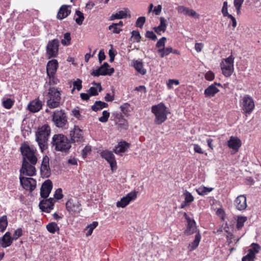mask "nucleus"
Masks as SVG:
<instances>
[{"mask_svg":"<svg viewBox=\"0 0 261 261\" xmlns=\"http://www.w3.org/2000/svg\"><path fill=\"white\" fill-rule=\"evenodd\" d=\"M50 134V128L47 124L39 127L36 132V141L42 152L47 148V141Z\"/></svg>","mask_w":261,"mask_h":261,"instance_id":"f257e3e1","label":"nucleus"},{"mask_svg":"<svg viewBox=\"0 0 261 261\" xmlns=\"http://www.w3.org/2000/svg\"><path fill=\"white\" fill-rule=\"evenodd\" d=\"M151 111L155 116L154 122L158 125L164 123L167 119V115L170 113L168 108L163 102L152 106Z\"/></svg>","mask_w":261,"mask_h":261,"instance_id":"f03ea898","label":"nucleus"},{"mask_svg":"<svg viewBox=\"0 0 261 261\" xmlns=\"http://www.w3.org/2000/svg\"><path fill=\"white\" fill-rule=\"evenodd\" d=\"M61 91L59 88L49 87L46 95L47 106L51 109L59 107L61 105Z\"/></svg>","mask_w":261,"mask_h":261,"instance_id":"7ed1b4c3","label":"nucleus"},{"mask_svg":"<svg viewBox=\"0 0 261 261\" xmlns=\"http://www.w3.org/2000/svg\"><path fill=\"white\" fill-rule=\"evenodd\" d=\"M51 143L57 151L66 152L71 148L67 138L62 134L55 135L52 138Z\"/></svg>","mask_w":261,"mask_h":261,"instance_id":"20e7f679","label":"nucleus"},{"mask_svg":"<svg viewBox=\"0 0 261 261\" xmlns=\"http://www.w3.org/2000/svg\"><path fill=\"white\" fill-rule=\"evenodd\" d=\"M20 149L22 155V162L25 161L31 163L37 164L38 159L36 155V149L31 148L25 143L22 144Z\"/></svg>","mask_w":261,"mask_h":261,"instance_id":"39448f33","label":"nucleus"},{"mask_svg":"<svg viewBox=\"0 0 261 261\" xmlns=\"http://www.w3.org/2000/svg\"><path fill=\"white\" fill-rule=\"evenodd\" d=\"M240 103L242 113L246 116L251 114L255 109L254 100L249 95H245L241 99Z\"/></svg>","mask_w":261,"mask_h":261,"instance_id":"423d86ee","label":"nucleus"},{"mask_svg":"<svg viewBox=\"0 0 261 261\" xmlns=\"http://www.w3.org/2000/svg\"><path fill=\"white\" fill-rule=\"evenodd\" d=\"M52 120L58 127H64L67 123V118L64 110H56L54 112Z\"/></svg>","mask_w":261,"mask_h":261,"instance_id":"0eeeda50","label":"nucleus"},{"mask_svg":"<svg viewBox=\"0 0 261 261\" xmlns=\"http://www.w3.org/2000/svg\"><path fill=\"white\" fill-rule=\"evenodd\" d=\"M59 41L55 39L49 41L46 47V56L48 59L57 57L59 52Z\"/></svg>","mask_w":261,"mask_h":261,"instance_id":"6e6552de","label":"nucleus"},{"mask_svg":"<svg viewBox=\"0 0 261 261\" xmlns=\"http://www.w3.org/2000/svg\"><path fill=\"white\" fill-rule=\"evenodd\" d=\"M114 72L113 68H110L108 63L105 62L100 67L96 70H93L91 74L94 76H99V75H111Z\"/></svg>","mask_w":261,"mask_h":261,"instance_id":"1a4fd4ad","label":"nucleus"},{"mask_svg":"<svg viewBox=\"0 0 261 261\" xmlns=\"http://www.w3.org/2000/svg\"><path fill=\"white\" fill-rule=\"evenodd\" d=\"M81 205L76 198L70 199L66 203L67 210L71 214L79 213L81 210Z\"/></svg>","mask_w":261,"mask_h":261,"instance_id":"9d476101","label":"nucleus"},{"mask_svg":"<svg viewBox=\"0 0 261 261\" xmlns=\"http://www.w3.org/2000/svg\"><path fill=\"white\" fill-rule=\"evenodd\" d=\"M69 137L72 143L82 142L84 140L83 130L78 126H74L70 131Z\"/></svg>","mask_w":261,"mask_h":261,"instance_id":"9b49d317","label":"nucleus"},{"mask_svg":"<svg viewBox=\"0 0 261 261\" xmlns=\"http://www.w3.org/2000/svg\"><path fill=\"white\" fill-rule=\"evenodd\" d=\"M20 181L23 189L32 192L36 187V181L31 177L20 176Z\"/></svg>","mask_w":261,"mask_h":261,"instance_id":"f8f14e48","label":"nucleus"},{"mask_svg":"<svg viewBox=\"0 0 261 261\" xmlns=\"http://www.w3.org/2000/svg\"><path fill=\"white\" fill-rule=\"evenodd\" d=\"M36 164L27 162L25 161L22 162V167L20 170L21 173L30 176L35 175L36 172V169L35 167Z\"/></svg>","mask_w":261,"mask_h":261,"instance_id":"ddd939ff","label":"nucleus"},{"mask_svg":"<svg viewBox=\"0 0 261 261\" xmlns=\"http://www.w3.org/2000/svg\"><path fill=\"white\" fill-rule=\"evenodd\" d=\"M100 155L102 158L105 159L109 164L112 171L117 168V163L115 158L112 151L105 150L101 152Z\"/></svg>","mask_w":261,"mask_h":261,"instance_id":"4468645a","label":"nucleus"},{"mask_svg":"<svg viewBox=\"0 0 261 261\" xmlns=\"http://www.w3.org/2000/svg\"><path fill=\"white\" fill-rule=\"evenodd\" d=\"M137 196V192L134 191L128 193L125 196L123 197L120 201L116 203L118 207H125L129 202L136 199Z\"/></svg>","mask_w":261,"mask_h":261,"instance_id":"2eb2a0df","label":"nucleus"},{"mask_svg":"<svg viewBox=\"0 0 261 261\" xmlns=\"http://www.w3.org/2000/svg\"><path fill=\"white\" fill-rule=\"evenodd\" d=\"M242 146L241 140L237 137L231 136L229 138V153L234 154L238 152Z\"/></svg>","mask_w":261,"mask_h":261,"instance_id":"dca6fc26","label":"nucleus"},{"mask_svg":"<svg viewBox=\"0 0 261 261\" xmlns=\"http://www.w3.org/2000/svg\"><path fill=\"white\" fill-rule=\"evenodd\" d=\"M234 206L240 211L245 210L247 206L246 197L244 195L238 196L234 201Z\"/></svg>","mask_w":261,"mask_h":261,"instance_id":"f3484780","label":"nucleus"},{"mask_svg":"<svg viewBox=\"0 0 261 261\" xmlns=\"http://www.w3.org/2000/svg\"><path fill=\"white\" fill-rule=\"evenodd\" d=\"M49 161V158L47 156L43 157L40 167L41 174L43 177H48L50 175Z\"/></svg>","mask_w":261,"mask_h":261,"instance_id":"a211bd4d","label":"nucleus"},{"mask_svg":"<svg viewBox=\"0 0 261 261\" xmlns=\"http://www.w3.org/2000/svg\"><path fill=\"white\" fill-rule=\"evenodd\" d=\"M55 200L53 198L43 200L39 203L40 209L45 212L49 213L53 209Z\"/></svg>","mask_w":261,"mask_h":261,"instance_id":"6ab92c4d","label":"nucleus"},{"mask_svg":"<svg viewBox=\"0 0 261 261\" xmlns=\"http://www.w3.org/2000/svg\"><path fill=\"white\" fill-rule=\"evenodd\" d=\"M53 188V184L51 181L47 179L45 180L42 184L40 189V195L42 198H47Z\"/></svg>","mask_w":261,"mask_h":261,"instance_id":"aec40b11","label":"nucleus"},{"mask_svg":"<svg viewBox=\"0 0 261 261\" xmlns=\"http://www.w3.org/2000/svg\"><path fill=\"white\" fill-rule=\"evenodd\" d=\"M248 218L246 216L242 215H237L233 217L232 222L233 223L232 225H235V229L237 230H241L244 226V223L247 221Z\"/></svg>","mask_w":261,"mask_h":261,"instance_id":"412c9836","label":"nucleus"},{"mask_svg":"<svg viewBox=\"0 0 261 261\" xmlns=\"http://www.w3.org/2000/svg\"><path fill=\"white\" fill-rule=\"evenodd\" d=\"M184 216L188 223L187 228L185 231V233L188 235L192 234L196 230V222L194 220L189 218L186 213H184Z\"/></svg>","mask_w":261,"mask_h":261,"instance_id":"4be33fe9","label":"nucleus"},{"mask_svg":"<svg viewBox=\"0 0 261 261\" xmlns=\"http://www.w3.org/2000/svg\"><path fill=\"white\" fill-rule=\"evenodd\" d=\"M42 107V103L39 98H36L31 101L28 105V109L30 111L36 113L39 111Z\"/></svg>","mask_w":261,"mask_h":261,"instance_id":"5701e85b","label":"nucleus"},{"mask_svg":"<svg viewBox=\"0 0 261 261\" xmlns=\"http://www.w3.org/2000/svg\"><path fill=\"white\" fill-rule=\"evenodd\" d=\"M176 10L178 13L182 14L185 15H189L193 17L198 18V14L193 10L184 6H179L176 8Z\"/></svg>","mask_w":261,"mask_h":261,"instance_id":"b1692460","label":"nucleus"},{"mask_svg":"<svg viewBox=\"0 0 261 261\" xmlns=\"http://www.w3.org/2000/svg\"><path fill=\"white\" fill-rule=\"evenodd\" d=\"M58 67V62L56 59L49 61L46 66L47 74H56Z\"/></svg>","mask_w":261,"mask_h":261,"instance_id":"393cba45","label":"nucleus"},{"mask_svg":"<svg viewBox=\"0 0 261 261\" xmlns=\"http://www.w3.org/2000/svg\"><path fill=\"white\" fill-rule=\"evenodd\" d=\"M13 239L11 237V233L7 232L3 237L0 238V245L3 248L10 246L12 243Z\"/></svg>","mask_w":261,"mask_h":261,"instance_id":"a878e982","label":"nucleus"},{"mask_svg":"<svg viewBox=\"0 0 261 261\" xmlns=\"http://www.w3.org/2000/svg\"><path fill=\"white\" fill-rule=\"evenodd\" d=\"M70 13L71 10L70 7L67 5H63L59 9L57 17L58 19L61 20L67 17Z\"/></svg>","mask_w":261,"mask_h":261,"instance_id":"bb28decb","label":"nucleus"},{"mask_svg":"<svg viewBox=\"0 0 261 261\" xmlns=\"http://www.w3.org/2000/svg\"><path fill=\"white\" fill-rule=\"evenodd\" d=\"M129 146V144L125 141L120 142L114 149V152L117 154L121 155V153L125 152Z\"/></svg>","mask_w":261,"mask_h":261,"instance_id":"cd10ccee","label":"nucleus"},{"mask_svg":"<svg viewBox=\"0 0 261 261\" xmlns=\"http://www.w3.org/2000/svg\"><path fill=\"white\" fill-rule=\"evenodd\" d=\"M160 23L159 26L154 28V31L159 35H161L162 32H165L166 30L167 23L166 19L163 17L160 18Z\"/></svg>","mask_w":261,"mask_h":261,"instance_id":"c85d7f7f","label":"nucleus"},{"mask_svg":"<svg viewBox=\"0 0 261 261\" xmlns=\"http://www.w3.org/2000/svg\"><path fill=\"white\" fill-rule=\"evenodd\" d=\"M217 83H215L214 84H212L208 86L205 90H204V94L206 97H213L217 93L219 92L218 89L216 87Z\"/></svg>","mask_w":261,"mask_h":261,"instance_id":"c756f323","label":"nucleus"},{"mask_svg":"<svg viewBox=\"0 0 261 261\" xmlns=\"http://www.w3.org/2000/svg\"><path fill=\"white\" fill-rule=\"evenodd\" d=\"M128 12V10L127 9H125L124 10H120L115 14H113L110 17V20H114L126 18Z\"/></svg>","mask_w":261,"mask_h":261,"instance_id":"7c9ffc66","label":"nucleus"},{"mask_svg":"<svg viewBox=\"0 0 261 261\" xmlns=\"http://www.w3.org/2000/svg\"><path fill=\"white\" fill-rule=\"evenodd\" d=\"M108 103L101 101H96L95 102L93 106H92V110L95 112H97L98 111L101 110L103 108L108 107Z\"/></svg>","mask_w":261,"mask_h":261,"instance_id":"2f4dec72","label":"nucleus"},{"mask_svg":"<svg viewBox=\"0 0 261 261\" xmlns=\"http://www.w3.org/2000/svg\"><path fill=\"white\" fill-rule=\"evenodd\" d=\"M98 223L97 221H93L92 223L88 225L85 229L86 237L91 235L93 230L98 226Z\"/></svg>","mask_w":261,"mask_h":261,"instance_id":"473e14b6","label":"nucleus"},{"mask_svg":"<svg viewBox=\"0 0 261 261\" xmlns=\"http://www.w3.org/2000/svg\"><path fill=\"white\" fill-rule=\"evenodd\" d=\"M134 67L135 69L142 75H144L146 73V70L143 68L142 62L136 61L134 63Z\"/></svg>","mask_w":261,"mask_h":261,"instance_id":"72a5a7b5","label":"nucleus"},{"mask_svg":"<svg viewBox=\"0 0 261 261\" xmlns=\"http://www.w3.org/2000/svg\"><path fill=\"white\" fill-rule=\"evenodd\" d=\"M201 240V235L198 232L196 233L194 241L190 244H189V248L190 251L194 250L199 245L200 241Z\"/></svg>","mask_w":261,"mask_h":261,"instance_id":"f704fd0d","label":"nucleus"},{"mask_svg":"<svg viewBox=\"0 0 261 261\" xmlns=\"http://www.w3.org/2000/svg\"><path fill=\"white\" fill-rule=\"evenodd\" d=\"M213 188H207L204 186H200L196 189V191L199 195L204 196L213 191Z\"/></svg>","mask_w":261,"mask_h":261,"instance_id":"c9c22d12","label":"nucleus"},{"mask_svg":"<svg viewBox=\"0 0 261 261\" xmlns=\"http://www.w3.org/2000/svg\"><path fill=\"white\" fill-rule=\"evenodd\" d=\"M221 68L223 74L226 77L228 76V58L224 59L221 63Z\"/></svg>","mask_w":261,"mask_h":261,"instance_id":"e433bc0d","label":"nucleus"},{"mask_svg":"<svg viewBox=\"0 0 261 261\" xmlns=\"http://www.w3.org/2000/svg\"><path fill=\"white\" fill-rule=\"evenodd\" d=\"M56 74H47L48 77V81L46 83L50 86H54L58 84L59 83V79L56 77Z\"/></svg>","mask_w":261,"mask_h":261,"instance_id":"4c0bfd02","label":"nucleus"},{"mask_svg":"<svg viewBox=\"0 0 261 261\" xmlns=\"http://www.w3.org/2000/svg\"><path fill=\"white\" fill-rule=\"evenodd\" d=\"M47 230L51 233H55L57 230H59V227L55 222H51L46 225Z\"/></svg>","mask_w":261,"mask_h":261,"instance_id":"58836bf2","label":"nucleus"},{"mask_svg":"<svg viewBox=\"0 0 261 261\" xmlns=\"http://www.w3.org/2000/svg\"><path fill=\"white\" fill-rule=\"evenodd\" d=\"M84 20V16L82 12L79 10H76L75 14V20L79 25H81Z\"/></svg>","mask_w":261,"mask_h":261,"instance_id":"ea45409f","label":"nucleus"},{"mask_svg":"<svg viewBox=\"0 0 261 261\" xmlns=\"http://www.w3.org/2000/svg\"><path fill=\"white\" fill-rule=\"evenodd\" d=\"M8 226L7 217L6 215L0 218V231L3 232Z\"/></svg>","mask_w":261,"mask_h":261,"instance_id":"a19ab883","label":"nucleus"},{"mask_svg":"<svg viewBox=\"0 0 261 261\" xmlns=\"http://www.w3.org/2000/svg\"><path fill=\"white\" fill-rule=\"evenodd\" d=\"M260 248L261 247L258 244L253 243L251 245V248L248 250V253H249L251 251L253 253L254 257H255V254L259 252Z\"/></svg>","mask_w":261,"mask_h":261,"instance_id":"79ce46f5","label":"nucleus"},{"mask_svg":"<svg viewBox=\"0 0 261 261\" xmlns=\"http://www.w3.org/2000/svg\"><path fill=\"white\" fill-rule=\"evenodd\" d=\"M184 196L185 197L184 201L186 202V203L190 204L194 200V198L191 193L187 190L184 193Z\"/></svg>","mask_w":261,"mask_h":261,"instance_id":"37998d69","label":"nucleus"},{"mask_svg":"<svg viewBox=\"0 0 261 261\" xmlns=\"http://www.w3.org/2000/svg\"><path fill=\"white\" fill-rule=\"evenodd\" d=\"M96 87H91L89 90L88 91L89 94L90 96H94L98 95L97 88H99V91L100 92L101 90V87L100 83H98L96 84Z\"/></svg>","mask_w":261,"mask_h":261,"instance_id":"c03bdc74","label":"nucleus"},{"mask_svg":"<svg viewBox=\"0 0 261 261\" xmlns=\"http://www.w3.org/2000/svg\"><path fill=\"white\" fill-rule=\"evenodd\" d=\"M3 107L7 109H11L14 103V100L11 98H7L5 100L3 101Z\"/></svg>","mask_w":261,"mask_h":261,"instance_id":"a18cd8bd","label":"nucleus"},{"mask_svg":"<svg viewBox=\"0 0 261 261\" xmlns=\"http://www.w3.org/2000/svg\"><path fill=\"white\" fill-rule=\"evenodd\" d=\"M71 42L70 34L66 33L64 35V38L61 40V43L64 46L69 45Z\"/></svg>","mask_w":261,"mask_h":261,"instance_id":"49530a36","label":"nucleus"},{"mask_svg":"<svg viewBox=\"0 0 261 261\" xmlns=\"http://www.w3.org/2000/svg\"><path fill=\"white\" fill-rule=\"evenodd\" d=\"M117 123L121 128L125 129H127L128 126L127 120L123 117L119 118Z\"/></svg>","mask_w":261,"mask_h":261,"instance_id":"de8ad7c7","label":"nucleus"},{"mask_svg":"<svg viewBox=\"0 0 261 261\" xmlns=\"http://www.w3.org/2000/svg\"><path fill=\"white\" fill-rule=\"evenodd\" d=\"M179 84V82L177 80L169 79L167 81L166 85L168 89L173 88V85L177 86Z\"/></svg>","mask_w":261,"mask_h":261,"instance_id":"09e8293b","label":"nucleus"},{"mask_svg":"<svg viewBox=\"0 0 261 261\" xmlns=\"http://www.w3.org/2000/svg\"><path fill=\"white\" fill-rule=\"evenodd\" d=\"M109 30L112 31L114 34H119L122 30L119 28L116 23H113L109 27Z\"/></svg>","mask_w":261,"mask_h":261,"instance_id":"8fccbe9b","label":"nucleus"},{"mask_svg":"<svg viewBox=\"0 0 261 261\" xmlns=\"http://www.w3.org/2000/svg\"><path fill=\"white\" fill-rule=\"evenodd\" d=\"M218 232H223L225 235L227 239L228 238V227L227 226V224L225 223L224 225H222L217 230Z\"/></svg>","mask_w":261,"mask_h":261,"instance_id":"3c124183","label":"nucleus"},{"mask_svg":"<svg viewBox=\"0 0 261 261\" xmlns=\"http://www.w3.org/2000/svg\"><path fill=\"white\" fill-rule=\"evenodd\" d=\"M110 117V113L107 111H104L102 112V116L99 118V121L101 122H106Z\"/></svg>","mask_w":261,"mask_h":261,"instance_id":"603ef678","label":"nucleus"},{"mask_svg":"<svg viewBox=\"0 0 261 261\" xmlns=\"http://www.w3.org/2000/svg\"><path fill=\"white\" fill-rule=\"evenodd\" d=\"M146 18L144 16L139 17L136 22V26L137 27L142 28L145 22Z\"/></svg>","mask_w":261,"mask_h":261,"instance_id":"864d4df0","label":"nucleus"},{"mask_svg":"<svg viewBox=\"0 0 261 261\" xmlns=\"http://www.w3.org/2000/svg\"><path fill=\"white\" fill-rule=\"evenodd\" d=\"M255 258L253 253L250 251L249 253L243 257L242 261H254Z\"/></svg>","mask_w":261,"mask_h":261,"instance_id":"5fc2aeb1","label":"nucleus"},{"mask_svg":"<svg viewBox=\"0 0 261 261\" xmlns=\"http://www.w3.org/2000/svg\"><path fill=\"white\" fill-rule=\"evenodd\" d=\"M244 2V0H234V5L237 10V14H239L240 13L241 7Z\"/></svg>","mask_w":261,"mask_h":261,"instance_id":"6e6d98bb","label":"nucleus"},{"mask_svg":"<svg viewBox=\"0 0 261 261\" xmlns=\"http://www.w3.org/2000/svg\"><path fill=\"white\" fill-rule=\"evenodd\" d=\"M82 80L77 79L73 83V86L74 88L76 89L78 91H80L82 88Z\"/></svg>","mask_w":261,"mask_h":261,"instance_id":"4d7b16f0","label":"nucleus"},{"mask_svg":"<svg viewBox=\"0 0 261 261\" xmlns=\"http://www.w3.org/2000/svg\"><path fill=\"white\" fill-rule=\"evenodd\" d=\"M22 230L21 228H18L15 231V232L13 234V236L12 238V239H13V240H16L19 237H20L22 236Z\"/></svg>","mask_w":261,"mask_h":261,"instance_id":"13d9d810","label":"nucleus"},{"mask_svg":"<svg viewBox=\"0 0 261 261\" xmlns=\"http://www.w3.org/2000/svg\"><path fill=\"white\" fill-rule=\"evenodd\" d=\"M62 190L61 188L58 189L54 194V197L57 200H60L63 198Z\"/></svg>","mask_w":261,"mask_h":261,"instance_id":"bf43d9fd","label":"nucleus"},{"mask_svg":"<svg viewBox=\"0 0 261 261\" xmlns=\"http://www.w3.org/2000/svg\"><path fill=\"white\" fill-rule=\"evenodd\" d=\"M91 147L90 146H86L82 150V154L84 158H85L87 155L91 152Z\"/></svg>","mask_w":261,"mask_h":261,"instance_id":"052dcab7","label":"nucleus"},{"mask_svg":"<svg viewBox=\"0 0 261 261\" xmlns=\"http://www.w3.org/2000/svg\"><path fill=\"white\" fill-rule=\"evenodd\" d=\"M205 78L207 81H212L215 78V74L212 71H209L205 73Z\"/></svg>","mask_w":261,"mask_h":261,"instance_id":"680f3d73","label":"nucleus"},{"mask_svg":"<svg viewBox=\"0 0 261 261\" xmlns=\"http://www.w3.org/2000/svg\"><path fill=\"white\" fill-rule=\"evenodd\" d=\"M132 37L137 41L139 42L141 39V36L138 31H133L132 32Z\"/></svg>","mask_w":261,"mask_h":261,"instance_id":"e2e57ef3","label":"nucleus"},{"mask_svg":"<svg viewBox=\"0 0 261 261\" xmlns=\"http://www.w3.org/2000/svg\"><path fill=\"white\" fill-rule=\"evenodd\" d=\"M166 38L164 37L160 39L156 43V47H165V41Z\"/></svg>","mask_w":261,"mask_h":261,"instance_id":"0e129e2a","label":"nucleus"},{"mask_svg":"<svg viewBox=\"0 0 261 261\" xmlns=\"http://www.w3.org/2000/svg\"><path fill=\"white\" fill-rule=\"evenodd\" d=\"M193 146L194 150L195 152L199 154H203L204 153V151H203L202 149L198 144H193Z\"/></svg>","mask_w":261,"mask_h":261,"instance_id":"69168bd1","label":"nucleus"},{"mask_svg":"<svg viewBox=\"0 0 261 261\" xmlns=\"http://www.w3.org/2000/svg\"><path fill=\"white\" fill-rule=\"evenodd\" d=\"M173 49L171 47H168L164 48V52L161 55V57L163 58L165 56L168 55L170 53H172Z\"/></svg>","mask_w":261,"mask_h":261,"instance_id":"338daca9","label":"nucleus"},{"mask_svg":"<svg viewBox=\"0 0 261 261\" xmlns=\"http://www.w3.org/2000/svg\"><path fill=\"white\" fill-rule=\"evenodd\" d=\"M146 36V37L150 38L153 40H155L156 39V36L152 31H147Z\"/></svg>","mask_w":261,"mask_h":261,"instance_id":"774afa93","label":"nucleus"}]
</instances>
